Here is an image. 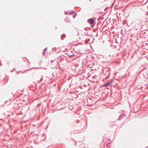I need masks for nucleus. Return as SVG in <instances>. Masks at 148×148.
I'll return each instance as SVG.
<instances>
[{
    "instance_id": "obj_1",
    "label": "nucleus",
    "mask_w": 148,
    "mask_h": 148,
    "mask_svg": "<svg viewBox=\"0 0 148 148\" xmlns=\"http://www.w3.org/2000/svg\"><path fill=\"white\" fill-rule=\"evenodd\" d=\"M112 82V81H109L104 86L105 87H106L107 86H108L109 85L111 84Z\"/></svg>"
},
{
    "instance_id": "obj_2",
    "label": "nucleus",
    "mask_w": 148,
    "mask_h": 148,
    "mask_svg": "<svg viewBox=\"0 0 148 148\" xmlns=\"http://www.w3.org/2000/svg\"><path fill=\"white\" fill-rule=\"evenodd\" d=\"M70 15L72 14L73 15V18H74L75 17V16L76 15V14L75 12H72L71 13H70Z\"/></svg>"
},
{
    "instance_id": "obj_3",
    "label": "nucleus",
    "mask_w": 148,
    "mask_h": 148,
    "mask_svg": "<svg viewBox=\"0 0 148 148\" xmlns=\"http://www.w3.org/2000/svg\"><path fill=\"white\" fill-rule=\"evenodd\" d=\"M94 21V20L93 19H91L90 20V24L91 25H92Z\"/></svg>"
},
{
    "instance_id": "obj_4",
    "label": "nucleus",
    "mask_w": 148,
    "mask_h": 148,
    "mask_svg": "<svg viewBox=\"0 0 148 148\" xmlns=\"http://www.w3.org/2000/svg\"><path fill=\"white\" fill-rule=\"evenodd\" d=\"M46 49H47V48L45 49L44 50V51H45L46 50Z\"/></svg>"
},
{
    "instance_id": "obj_5",
    "label": "nucleus",
    "mask_w": 148,
    "mask_h": 148,
    "mask_svg": "<svg viewBox=\"0 0 148 148\" xmlns=\"http://www.w3.org/2000/svg\"><path fill=\"white\" fill-rule=\"evenodd\" d=\"M69 56L70 57H72L73 56H71V55H70V56Z\"/></svg>"
}]
</instances>
